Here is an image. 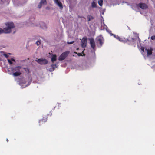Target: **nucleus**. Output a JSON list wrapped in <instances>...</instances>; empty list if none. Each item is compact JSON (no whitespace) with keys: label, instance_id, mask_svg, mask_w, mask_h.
<instances>
[{"label":"nucleus","instance_id":"f257e3e1","mask_svg":"<svg viewBox=\"0 0 155 155\" xmlns=\"http://www.w3.org/2000/svg\"><path fill=\"white\" fill-rule=\"evenodd\" d=\"M7 27V28H4V29L0 28V34L4 32L5 33H9L11 32V29L15 27L14 25L13 22H8L5 24Z\"/></svg>","mask_w":155,"mask_h":155},{"label":"nucleus","instance_id":"f03ea898","mask_svg":"<svg viewBox=\"0 0 155 155\" xmlns=\"http://www.w3.org/2000/svg\"><path fill=\"white\" fill-rule=\"evenodd\" d=\"M69 53L70 52L68 51L63 53L59 57L58 60L59 61H62L64 60Z\"/></svg>","mask_w":155,"mask_h":155},{"label":"nucleus","instance_id":"7ed1b4c3","mask_svg":"<svg viewBox=\"0 0 155 155\" xmlns=\"http://www.w3.org/2000/svg\"><path fill=\"white\" fill-rule=\"evenodd\" d=\"M134 39L132 38L129 37L127 38H126L124 37H121L120 41L123 43H126L127 42H133L134 41Z\"/></svg>","mask_w":155,"mask_h":155},{"label":"nucleus","instance_id":"20e7f679","mask_svg":"<svg viewBox=\"0 0 155 155\" xmlns=\"http://www.w3.org/2000/svg\"><path fill=\"white\" fill-rule=\"evenodd\" d=\"M35 61L41 65L46 64L48 63L47 60L45 59H38L37 60H36Z\"/></svg>","mask_w":155,"mask_h":155},{"label":"nucleus","instance_id":"39448f33","mask_svg":"<svg viewBox=\"0 0 155 155\" xmlns=\"http://www.w3.org/2000/svg\"><path fill=\"white\" fill-rule=\"evenodd\" d=\"M87 39L86 37H84L81 41V45L83 48H85L87 45Z\"/></svg>","mask_w":155,"mask_h":155},{"label":"nucleus","instance_id":"423d86ee","mask_svg":"<svg viewBox=\"0 0 155 155\" xmlns=\"http://www.w3.org/2000/svg\"><path fill=\"white\" fill-rule=\"evenodd\" d=\"M89 41L91 48L93 50L95 51V44L94 39L93 38H90Z\"/></svg>","mask_w":155,"mask_h":155},{"label":"nucleus","instance_id":"0eeeda50","mask_svg":"<svg viewBox=\"0 0 155 155\" xmlns=\"http://www.w3.org/2000/svg\"><path fill=\"white\" fill-rule=\"evenodd\" d=\"M97 40L98 42L100 45V46H102L104 43V38L101 36H99L97 38Z\"/></svg>","mask_w":155,"mask_h":155},{"label":"nucleus","instance_id":"6e6552de","mask_svg":"<svg viewBox=\"0 0 155 155\" xmlns=\"http://www.w3.org/2000/svg\"><path fill=\"white\" fill-rule=\"evenodd\" d=\"M136 5L143 9H145L148 8L147 5L145 3H140L138 4H137Z\"/></svg>","mask_w":155,"mask_h":155},{"label":"nucleus","instance_id":"1a4fd4ad","mask_svg":"<svg viewBox=\"0 0 155 155\" xmlns=\"http://www.w3.org/2000/svg\"><path fill=\"white\" fill-rule=\"evenodd\" d=\"M47 118L46 117H43V118L41 119L39 121L38 123L39 126H41L44 124L45 122L47 121Z\"/></svg>","mask_w":155,"mask_h":155},{"label":"nucleus","instance_id":"9d476101","mask_svg":"<svg viewBox=\"0 0 155 155\" xmlns=\"http://www.w3.org/2000/svg\"><path fill=\"white\" fill-rule=\"evenodd\" d=\"M55 3L61 9L63 8V6L62 3L59 1V0H54Z\"/></svg>","mask_w":155,"mask_h":155},{"label":"nucleus","instance_id":"9b49d317","mask_svg":"<svg viewBox=\"0 0 155 155\" xmlns=\"http://www.w3.org/2000/svg\"><path fill=\"white\" fill-rule=\"evenodd\" d=\"M21 68V67L20 66H18L12 68V70L13 72H18L20 71V70Z\"/></svg>","mask_w":155,"mask_h":155},{"label":"nucleus","instance_id":"f8f14e48","mask_svg":"<svg viewBox=\"0 0 155 155\" xmlns=\"http://www.w3.org/2000/svg\"><path fill=\"white\" fill-rule=\"evenodd\" d=\"M145 51H147V55H151L152 54V48H150V49L146 48L145 49Z\"/></svg>","mask_w":155,"mask_h":155},{"label":"nucleus","instance_id":"ddd939ff","mask_svg":"<svg viewBox=\"0 0 155 155\" xmlns=\"http://www.w3.org/2000/svg\"><path fill=\"white\" fill-rule=\"evenodd\" d=\"M51 68H50L49 69V71L50 72L54 71L55 68L57 67V65L56 64H52L51 65Z\"/></svg>","mask_w":155,"mask_h":155},{"label":"nucleus","instance_id":"4468645a","mask_svg":"<svg viewBox=\"0 0 155 155\" xmlns=\"http://www.w3.org/2000/svg\"><path fill=\"white\" fill-rule=\"evenodd\" d=\"M56 58L57 56L56 55L52 54V56L51 58V61L52 63H54V61H55L56 60Z\"/></svg>","mask_w":155,"mask_h":155},{"label":"nucleus","instance_id":"2eb2a0df","mask_svg":"<svg viewBox=\"0 0 155 155\" xmlns=\"http://www.w3.org/2000/svg\"><path fill=\"white\" fill-rule=\"evenodd\" d=\"M21 74L20 71L15 72L13 74V75L14 76H17L20 75Z\"/></svg>","mask_w":155,"mask_h":155},{"label":"nucleus","instance_id":"dca6fc26","mask_svg":"<svg viewBox=\"0 0 155 155\" xmlns=\"http://www.w3.org/2000/svg\"><path fill=\"white\" fill-rule=\"evenodd\" d=\"M7 60L8 63L10 65L12 64H13L12 61H15V60L13 58H12L11 60L8 59Z\"/></svg>","mask_w":155,"mask_h":155},{"label":"nucleus","instance_id":"f3484780","mask_svg":"<svg viewBox=\"0 0 155 155\" xmlns=\"http://www.w3.org/2000/svg\"><path fill=\"white\" fill-rule=\"evenodd\" d=\"M87 18L88 21H89L94 19V18L92 16L90 15H88Z\"/></svg>","mask_w":155,"mask_h":155},{"label":"nucleus","instance_id":"a211bd4d","mask_svg":"<svg viewBox=\"0 0 155 155\" xmlns=\"http://www.w3.org/2000/svg\"><path fill=\"white\" fill-rule=\"evenodd\" d=\"M112 35L116 39L118 40L119 41H120V40L121 38V37H119L118 35H116L114 34H112Z\"/></svg>","mask_w":155,"mask_h":155},{"label":"nucleus","instance_id":"6ab92c4d","mask_svg":"<svg viewBox=\"0 0 155 155\" xmlns=\"http://www.w3.org/2000/svg\"><path fill=\"white\" fill-rule=\"evenodd\" d=\"M91 7L92 8H96L97 7V4L94 1H93L91 3Z\"/></svg>","mask_w":155,"mask_h":155},{"label":"nucleus","instance_id":"aec40b11","mask_svg":"<svg viewBox=\"0 0 155 155\" xmlns=\"http://www.w3.org/2000/svg\"><path fill=\"white\" fill-rule=\"evenodd\" d=\"M74 53L75 54H77L78 55V56H82V54H83L84 56H85V54H84L83 52H82L81 53H78L77 52H75Z\"/></svg>","mask_w":155,"mask_h":155},{"label":"nucleus","instance_id":"412c9836","mask_svg":"<svg viewBox=\"0 0 155 155\" xmlns=\"http://www.w3.org/2000/svg\"><path fill=\"white\" fill-rule=\"evenodd\" d=\"M103 0H100L98 1V3L99 5L101 6L103 5Z\"/></svg>","mask_w":155,"mask_h":155},{"label":"nucleus","instance_id":"4be33fe9","mask_svg":"<svg viewBox=\"0 0 155 155\" xmlns=\"http://www.w3.org/2000/svg\"><path fill=\"white\" fill-rule=\"evenodd\" d=\"M40 2L43 4H46V0H41Z\"/></svg>","mask_w":155,"mask_h":155},{"label":"nucleus","instance_id":"5701e85b","mask_svg":"<svg viewBox=\"0 0 155 155\" xmlns=\"http://www.w3.org/2000/svg\"><path fill=\"white\" fill-rule=\"evenodd\" d=\"M36 44L38 46L39 45L41 44V40L38 41L36 42Z\"/></svg>","mask_w":155,"mask_h":155},{"label":"nucleus","instance_id":"b1692460","mask_svg":"<svg viewBox=\"0 0 155 155\" xmlns=\"http://www.w3.org/2000/svg\"><path fill=\"white\" fill-rule=\"evenodd\" d=\"M42 4H42V3L40 2V3L38 5V8H41L42 6Z\"/></svg>","mask_w":155,"mask_h":155},{"label":"nucleus","instance_id":"393cba45","mask_svg":"<svg viewBox=\"0 0 155 155\" xmlns=\"http://www.w3.org/2000/svg\"><path fill=\"white\" fill-rule=\"evenodd\" d=\"M151 39L152 40H155V35L152 36L151 37Z\"/></svg>","mask_w":155,"mask_h":155},{"label":"nucleus","instance_id":"a878e982","mask_svg":"<svg viewBox=\"0 0 155 155\" xmlns=\"http://www.w3.org/2000/svg\"><path fill=\"white\" fill-rule=\"evenodd\" d=\"M74 42V41H71V42L68 41V42H67V43L68 44H72Z\"/></svg>","mask_w":155,"mask_h":155},{"label":"nucleus","instance_id":"bb28decb","mask_svg":"<svg viewBox=\"0 0 155 155\" xmlns=\"http://www.w3.org/2000/svg\"><path fill=\"white\" fill-rule=\"evenodd\" d=\"M141 49L143 52L144 51V48L143 47H141Z\"/></svg>","mask_w":155,"mask_h":155},{"label":"nucleus","instance_id":"cd10ccee","mask_svg":"<svg viewBox=\"0 0 155 155\" xmlns=\"http://www.w3.org/2000/svg\"><path fill=\"white\" fill-rule=\"evenodd\" d=\"M4 55L6 58H8V55L6 54H4Z\"/></svg>","mask_w":155,"mask_h":155},{"label":"nucleus","instance_id":"c85d7f7f","mask_svg":"<svg viewBox=\"0 0 155 155\" xmlns=\"http://www.w3.org/2000/svg\"><path fill=\"white\" fill-rule=\"evenodd\" d=\"M111 31H110V32H109L110 34L111 35H112V33H111Z\"/></svg>","mask_w":155,"mask_h":155},{"label":"nucleus","instance_id":"c756f323","mask_svg":"<svg viewBox=\"0 0 155 155\" xmlns=\"http://www.w3.org/2000/svg\"><path fill=\"white\" fill-rule=\"evenodd\" d=\"M6 141H7V142H8V139H6Z\"/></svg>","mask_w":155,"mask_h":155}]
</instances>
